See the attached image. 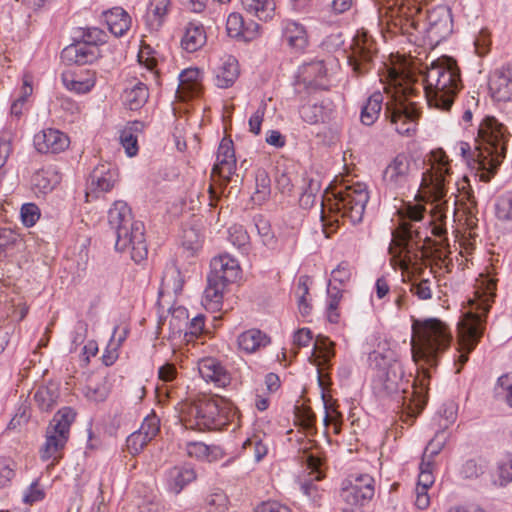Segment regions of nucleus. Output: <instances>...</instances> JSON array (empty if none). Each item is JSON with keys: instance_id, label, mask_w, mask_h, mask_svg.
<instances>
[{"instance_id": "obj_28", "label": "nucleus", "mask_w": 512, "mask_h": 512, "mask_svg": "<svg viewBox=\"0 0 512 512\" xmlns=\"http://www.w3.org/2000/svg\"><path fill=\"white\" fill-rule=\"evenodd\" d=\"M238 347L246 353H253L270 343V338L259 329H249L237 338Z\"/></svg>"}, {"instance_id": "obj_5", "label": "nucleus", "mask_w": 512, "mask_h": 512, "mask_svg": "<svg viewBox=\"0 0 512 512\" xmlns=\"http://www.w3.org/2000/svg\"><path fill=\"white\" fill-rule=\"evenodd\" d=\"M510 137L508 128L495 117L486 116L482 120L478 128L477 158L472 162L480 181L489 182L495 176L506 157Z\"/></svg>"}, {"instance_id": "obj_44", "label": "nucleus", "mask_w": 512, "mask_h": 512, "mask_svg": "<svg viewBox=\"0 0 512 512\" xmlns=\"http://www.w3.org/2000/svg\"><path fill=\"white\" fill-rule=\"evenodd\" d=\"M253 222L262 243L267 247H272L276 243V237L272 231L269 220L263 215H256L253 218Z\"/></svg>"}, {"instance_id": "obj_61", "label": "nucleus", "mask_w": 512, "mask_h": 512, "mask_svg": "<svg viewBox=\"0 0 512 512\" xmlns=\"http://www.w3.org/2000/svg\"><path fill=\"white\" fill-rule=\"evenodd\" d=\"M105 36V33L99 28H88L84 31L80 42L96 45V47H98L99 44H103L105 42Z\"/></svg>"}, {"instance_id": "obj_62", "label": "nucleus", "mask_w": 512, "mask_h": 512, "mask_svg": "<svg viewBox=\"0 0 512 512\" xmlns=\"http://www.w3.org/2000/svg\"><path fill=\"white\" fill-rule=\"evenodd\" d=\"M351 271L349 265L346 262H341L332 272H331V282L339 283L340 285H344L346 282L350 280Z\"/></svg>"}, {"instance_id": "obj_45", "label": "nucleus", "mask_w": 512, "mask_h": 512, "mask_svg": "<svg viewBox=\"0 0 512 512\" xmlns=\"http://www.w3.org/2000/svg\"><path fill=\"white\" fill-rule=\"evenodd\" d=\"M300 116L310 125L324 121V107L318 103H307L300 108Z\"/></svg>"}, {"instance_id": "obj_41", "label": "nucleus", "mask_w": 512, "mask_h": 512, "mask_svg": "<svg viewBox=\"0 0 512 512\" xmlns=\"http://www.w3.org/2000/svg\"><path fill=\"white\" fill-rule=\"evenodd\" d=\"M309 282H310L309 276H307V275L300 276L298 279V283H297V287H296V291H295V295L297 297V302H298V309H299V312L303 316L310 314V312L312 310V306L310 305V303L307 300V296L309 294Z\"/></svg>"}, {"instance_id": "obj_4", "label": "nucleus", "mask_w": 512, "mask_h": 512, "mask_svg": "<svg viewBox=\"0 0 512 512\" xmlns=\"http://www.w3.org/2000/svg\"><path fill=\"white\" fill-rule=\"evenodd\" d=\"M425 208L421 205L408 206L399 227L392 233L393 239L389 247L391 263L403 271L416 268L418 261L425 254L426 244H435L426 230L416 225L424 218Z\"/></svg>"}, {"instance_id": "obj_51", "label": "nucleus", "mask_w": 512, "mask_h": 512, "mask_svg": "<svg viewBox=\"0 0 512 512\" xmlns=\"http://www.w3.org/2000/svg\"><path fill=\"white\" fill-rule=\"evenodd\" d=\"M496 395L512 408V375H502L497 381Z\"/></svg>"}, {"instance_id": "obj_30", "label": "nucleus", "mask_w": 512, "mask_h": 512, "mask_svg": "<svg viewBox=\"0 0 512 512\" xmlns=\"http://www.w3.org/2000/svg\"><path fill=\"white\" fill-rule=\"evenodd\" d=\"M196 479V472L192 467L175 466L168 472V485L171 491L178 494L189 483Z\"/></svg>"}, {"instance_id": "obj_31", "label": "nucleus", "mask_w": 512, "mask_h": 512, "mask_svg": "<svg viewBox=\"0 0 512 512\" xmlns=\"http://www.w3.org/2000/svg\"><path fill=\"white\" fill-rule=\"evenodd\" d=\"M185 451L191 458L206 460L208 462L216 461L222 456V450L215 445H206L199 441H190L185 445Z\"/></svg>"}, {"instance_id": "obj_11", "label": "nucleus", "mask_w": 512, "mask_h": 512, "mask_svg": "<svg viewBox=\"0 0 512 512\" xmlns=\"http://www.w3.org/2000/svg\"><path fill=\"white\" fill-rule=\"evenodd\" d=\"M76 413L70 407L60 409L51 420L47 431L46 441L40 450L43 461L51 460L47 468L53 467L62 458V450L66 445L70 426L75 420Z\"/></svg>"}, {"instance_id": "obj_8", "label": "nucleus", "mask_w": 512, "mask_h": 512, "mask_svg": "<svg viewBox=\"0 0 512 512\" xmlns=\"http://www.w3.org/2000/svg\"><path fill=\"white\" fill-rule=\"evenodd\" d=\"M411 351L414 362L423 361L435 366L440 354L448 349L452 334L439 319L414 320L412 324Z\"/></svg>"}, {"instance_id": "obj_63", "label": "nucleus", "mask_w": 512, "mask_h": 512, "mask_svg": "<svg viewBox=\"0 0 512 512\" xmlns=\"http://www.w3.org/2000/svg\"><path fill=\"white\" fill-rule=\"evenodd\" d=\"M476 52L479 56H484L489 52L491 40L487 31L481 30L474 42Z\"/></svg>"}, {"instance_id": "obj_19", "label": "nucleus", "mask_w": 512, "mask_h": 512, "mask_svg": "<svg viewBox=\"0 0 512 512\" xmlns=\"http://www.w3.org/2000/svg\"><path fill=\"white\" fill-rule=\"evenodd\" d=\"M259 24L254 21L246 22L239 13H231L226 21V31L229 37L248 42L258 36Z\"/></svg>"}, {"instance_id": "obj_52", "label": "nucleus", "mask_w": 512, "mask_h": 512, "mask_svg": "<svg viewBox=\"0 0 512 512\" xmlns=\"http://www.w3.org/2000/svg\"><path fill=\"white\" fill-rule=\"evenodd\" d=\"M445 220L446 214L442 210L441 205H437L430 221V225L433 226L431 232L434 236L442 238L447 233Z\"/></svg>"}, {"instance_id": "obj_14", "label": "nucleus", "mask_w": 512, "mask_h": 512, "mask_svg": "<svg viewBox=\"0 0 512 512\" xmlns=\"http://www.w3.org/2000/svg\"><path fill=\"white\" fill-rule=\"evenodd\" d=\"M375 494V480L368 474L351 475L343 481L340 496L351 507L363 506Z\"/></svg>"}, {"instance_id": "obj_25", "label": "nucleus", "mask_w": 512, "mask_h": 512, "mask_svg": "<svg viewBox=\"0 0 512 512\" xmlns=\"http://www.w3.org/2000/svg\"><path fill=\"white\" fill-rule=\"evenodd\" d=\"M61 181V176L54 166H47L36 171L31 179L33 188L42 194L51 192Z\"/></svg>"}, {"instance_id": "obj_23", "label": "nucleus", "mask_w": 512, "mask_h": 512, "mask_svg": "<svg viewBox=\"0 0 512 512\" xmlns=\"http://www.w3.org/2000/svg\"><path fill=\"white\" fill-rule=\"evenodd\" d=\"M282 37L287 45L295 51H303L309 44L306 28L301 23L293 20L283 22Z\"/></svg>"}, {"instance_id": "obj_15", "label": "nucleus", "mask_w": 512, "mask_h": 512, "mask_svg": "<svg viewBox=\"0 0 512 512\" xmlns=\"http://www.w3.org/2000/svg\"><path fill=\"white\" fill-rule=\"evenodd\" d=\"M412 177V160L405 154H398L385 168L383 181L390 189L406 187Z\"/></svg>"}, {"instance_id": "obj_57", "label": "nucleus", "mask_w": 512, "mask_h": 512, "mask_svg": "<svg viewBox=\"0 0 512 512\" xmlns=\"http://www.w3.org/2000/svg\"><path fill=\"white\" fill-rule=\"evenodd\" d=\"M120 143L129 157H133L138 152L137 135L131 133L129 129H123L120 133Z\"/></svg>"}, {"instance_id": "obj_7", "label": "nucleus", "mask_w": 512, "mask_h": 512, "mask_svg": "<svg viewBox=\"0 0 512 512\" xmlns=\"http://www.w3.org/2000/svg\"><path fill=\"white\" fill-rule=\"evenodd\" d=\"M108 223L116 235L115 248L130 251L131 258L139 263L147 257L144 224L134 219L131 208L124 201H115L108 211Z\"/></svg>"}, {"instance_id": "obj_37", "label": "nucleus", "mask_w": 512, "mask_h": 512, "mask_svg": "<svg viewBox=\"0 0 512 512\" xmlns=\"http://www.w3.org/2000/svg\"><path fill=\"white\" fill-rule=\"evenodd\" d=\"M384 96L381 92H374L361 110L360 120L364 125H372L379 117Z\"/></svg>"}, {"instance_id": "obj_2", "label": "nucleus", "mask_w": 512, "mask_h": 512, "mask_svg": "<svg viewBox=\"0 0 512 512\" xmlns=\"http://www.w3.org/2000/svg\"><path fill=\"white\" fill-rule=\"evenodd\" d=\"M379 14L385 19L387 25L399 28L403 34L414 35L418 33L426 37L430 43L438 44L447 38L453 29L450 9L446 6H437L427 13L415 0H395L379 8Z\"/></svg>"}, {"instance_id": "obj_21", "label": "nucleus", "mask_w": 512, "mask_h": 512, "mask_svg": "<svg viewBox=\"0 0 512 512\" xmlns=\"http://www.w3.org/2000/svg\"><path fill=\"white\" fill-rule=\"evenodd\" d=\"M198 370L203 379L211 381L218 387L230 384L231 376L225 367L215 358H204L198 363Z\"/></svg>"}, {"instance_id": "obj_32", "label": "nucleus", "mask_w": 512, "mask_h": 512, "mask_svg": "<svg viewBox=\"0 0 512 512\" xmlns=\"http://www.w3.org/2000/svg\"><path fill=\"white\" fill-rule=\"evenodd\" d=\"M90 180L91 187H95L100 192H108L116 183L117 174L108 165L102 164L93 170Z\"/></svg>"}, {"instance_id": "obj_53", "label": "nucleus", "mask_w": 512, "mask_h": 512, "mask_svg": "<svg viewBox=\"0 0 512 512\" xmlns=\"http://www.w3.org/2000/svg\"><path fill=\"white\" fill-rule=\"evenodd\" d=\"M227 497L221 492H215L207 496L205 503L208 512H224L227 508Z\"/></svg>"}, {"instance_id": "obj_27", "label": "nucleus", "mask_w": 512, "mask_h": 512, "mask_svg": "<svg viewBox=\"0 0 512 512\" xmlns=\"http://www.w3.org/2000/svg\"><path fill=\"white\" fill-rule=\"evenodd\" d=\"M201 90V72L198 68H188L179 75L177 93L180 97L198 95Z\"/></svg>"}, {"instance_id": "obj_47", "label": "nucleus", "mask_w": 512, "mask_h": 512, "mask_svg": "<svg viewBox=\"0 0 512 512\" xmlns=\"http://www.w3.org/2000/svg\"><path fill=\"white\" fill-rule=\"evenodd\" d=\"M229 241L239 250L246 252L250 247V237L241 225H233L228 230Z\"/></svg>"}, {"instance_id": "obj_59", "label": "nucleus", "mask_w": 512, "mask_h": 512, "mask_svg": "<svg viewBox=\"0 0 512 512\" xmlns=\"http://www.w3.org/2000/svg\"><path fill=\"white\" fill-rule=\"evenodd\" d=\"M40 217V210L34 203H26L21 207V219L25 226H33Z\"/></svg>"}, {"instance_id": "obj_49", "label": "nucleus", "mask_w": 512, "mask_h": 512, "mask_svg": "<svg viewBox=\"0 0 512 512\" xmlns=\"http://www.w3.org/2000/svg\"><path fill=\"white\" fill-rule=\"evenodd\" d=\"M62 82L68 90L79 94L89 92L95 85V81L91 78L78 80L66 73L62 74Z\"/></svg>"}, {"instance_id": "obj_42", "label": "nucleus", "mask_w": 512, "mask_h": 512, "mask_svg": "<svg viewBox=\"0 0 512 512\" xmlns=\"http://www.w3.org/2000/svg\"><path fill=\"white\" fill-rule=\"evenodd\" d=\"M495 216L504 224H512V193L499 196L495 203Z\"/></svg>"}, {"instance_id": "obj_24", "label": "nucleus", "mask_w": 512, "mask_h": 512, "mask_svg": "<svg viewBox=\"0 0 512 512\" xmlns=\"http://www.w3.org/2000/svg\"><path fill=\"white\" fill-rule=\"evenodd\" d=\"M332 357H334V343L328 337L319 335L315 340L313 353L309 359L318 367V382L320 385H322L321 367L328 366Z\"/></svg>"}, {"instance_id": "obj_43", "label": "nucleus", "mask_w": 512, "mask_h": 512, "mask_svg": "<svg viewBox=\"0 0 512 512\" xmlns=\"http://www.w3.org/2000/svg\"><path fill=\"white\" fill-rule=\"evenodd\" d=\"M58 396L56 388L40 387L36 391L34 399L41 410L49 411L56 405Z\"/></svg>"}, {"instance_id": "obj_54", "label": "nucleus", "mask_w": 512, "mask_h": 512, "mask_svg": "<svg viewBox=\"0 0 512 512\" xmlns=\"http://www.w3.org/2000/svg\"><path fill=\"white\" fill-rule=\"evenodd\" d=\"M243 448L245 450L253 451L254 458L257 462L262 460L268 452L266 444H264L263 441L258 436L248 438L243 443Z\"/></svg>"}, {"instance_id": "obj_56", "label": "nucleus", "mask_w": 512, "mask_h": 512, "mask_svg": "<svg viewBox=\"0 0 512 512\" xmlns=\"http://www.w3.org/2000/svg\"><path fill=\"white\" fill-rule=\"evenodd\" d=\"M139 431L151 440L155 438L160 431V420L156 414L153 413L145 417Z\"/></svg>"}, {"instance_id": "obj_58", "label": "nucleus", "mask_w": 512, "mask_h": 512, "mask_svg": "<svg viewBox=\"0 0 512 512\" xmlns=\"http://www.w3.org/2000/svg\"><path fill=\"white\" fill-rule=\"evenodd\" d=\"M151 441L141 431L133 432L127 438V448L131 454H138Z\"/></svg>"}, {"instance_id": "obj_46", "label": "nucleus", "mask_w": 512, "mask_h": 512, "mask_svg": "<svg viewBox=\"0 0 512 512\" xmlns=\"http://www.w3.org/2000/svg\"><path fill=\"white\" fill-rule=\"evenodd\" d=\"M497 478L494 483L499 486H506L512 481V454H505L497 465Z\"/></svg>"}, {"instance_id": "obj_36", "label": "nucleus", "mask_w": 512, "mask_h": 512, "mask_svg": "<svg viewBox=\"0 0 512 512\" xmlns=\"http://www.w3.org/2000/svg\"><path fill=\"white\" fill-rule=\"evenodd\" d=\"M125 105L132 111L140 109L149 97L148 88L144 83L137 82L124 91Z\"/></svg>"}, {"instance_id": "obj_48", "label": "nucleus", "mask_w": 512, "mask_h": 512, "mask_svg": "<svg viewBox=\"0 0 512 512\" xmlns=\"http://www.w3.org/2000/svg\"><path fill=\"white\" fill-rule=\"evenodd\" d=\"M110 393V387L105 379L88 385L86 387L85 396L88 400L93 402H103L107 399Z\"/></svg>"}, {"instance_id": "obj_17", "label": "nucleus", "mask_w": 512, "mask_h": 512, "mask_svg": "<svg viewBox=\"0 0 512 512\" xmlns=\"http://www.w3.org/2000/svg\"><path fill=\"white\" fill-rule=\"evenodd\" d=\"M34 146L40 153L57 154L64 151L69 146V138L63 132L48 128L35 134Z\"/></svg>"}, {"instance_id": "obj_33", "label": "nucleus", "mask_w": 512, "mask_h": 512, "mask_svg": "<svg viewBox=\"0 0 512 512\" xmlns=\"http://www.w3.org/2000/svg\"><path fill=\"white\" fill-rule=\"evenodd\" d=\"M403 282L409 284L411 294L421 301L430 300L433 296L435 282L429 278H421L419 275L413 274L408 277V280L403 279Z\"/></svg>"}, {"instance_id": "obj_22", "label": "nucleus", "mask_w": 512, "mask_h": 512, "mask_svg": "<svg viewBox=\"0 0 512 512\" xmlns=\"http://www.w3.org/2000/svg\"><path fill=\"white\" fill-rule=\"evenodd\" d=\"M489 88L498 101L512 99V70L509 67L497 69L491 76Z\"/></svg>"}, {"instance_id": "obj_55", "label": "nucleus", "mask_w": 512, "mask_h": 512, "mask_svg": "<svg viewBox=\"0 0 512 512\" xmlns=\"http://www.w3.org/2000/svg\"><path fill=\"white\" fill-rule=\"evenodd\" d=\"M332 289L336 291L333 293L331 290H328L330 299L327 308V319L330 323H338L340 317L338 305L341 298V291L336 287H333Z\"/></svg>"}, {"instance_id": "obj_29", "label": "nucleus", "mask_w": 512, "mask_h": 512, "mask_svg": "<svg viewBox=\"0 0 512 512\" xmlns=\"http://www.w3.org/2000/svg\"><path fill=\"white\" fill-rule=\"evenodd\" d=\"M105 21L115 36L124 35L131 26L130 15L121 7H114L104 13Z\"/></svg>"}, {"instance_id": "obj_38", "label": "nucleus", "mask_w": 512, "mask_h": 512, "mask_svg": "<svg viewBox=\"0 0 512 512\" xmlns=\"http://www.w3.org/2000/svg\"><path fill=\"white\" fill-rule=\"evenodd\" d=\"M170 7V0H150L147 10V23L152 29H158Z\"/></svg>"}, {"instance_id": "obj_20", "label": "nucleus", "mask_w": 512, "mask_h": 512, "mask_svg": "<svg viewBox=\"0 0 512 512\" xmlns=\"http://www.w3.org/2000/svg\"><path fill=\"white\" fill-rule=\"evenodd\" d=\"M429 378L427 372L423 369L422 379L419 380L421 389L418 390L414 385L412 392L402 389L400 399L402 400V408L406 411L407 416L415 418L425 407L427 397L423 393L426 386L425 381Z\"/></svg>"}, {"instance_id": "obj_50", "label": "nucleus", "mask_w": 512, "mask_h": 512, "mask_svg": "<svg viewBox=\"0 0 512 512\" xmlns=\"http://www.w3.org/2000/svg\"><path fill=\"white\" fill-rule=\"evenodd\" d=\"M16 474V463L10 458H0V488L10 485Z\"/></svg>"}, {"instance_id": "obj_39", "label": "nucleus", "mask_w": 512, "mask_h": 512, "mask_svg": "<svg viewBox=\"0 0 512 512\" xmlns=\"http://www.w3.org/2000/svg\"><path fill=\"white\" fill-rule=\"evenodd\" d=\"M383 385L388 393H396L403 381V370L401 364L393 360L388 364L386 371L381 375Z\"/></svg>"}, {"instance_id": "obj_40", "label": "nucleus", "mask_w": 512, "mask_h": 512, "mask_svg": "<svg viewBox=\"0 0 512 512\" xmlns=\"http://www.w3.org/2000/svg\"><path fill=\"white\" fill-rule=\"evenodd\" d=\"M271 192V181L265 170H258L255 175V191L252 200L256 204L266 201Z\"/></svg>"}, {"instance_id": "obj_1", "label": "nucleus", "mask_w": 512, "mask_h": 512, "mask_svg": "<svg viewBox=\"0 0 512 512\" xmlns=\"http://www.w3.org/2000/svg\"><path fill=\"white\" fill-rule=\"evenodd\" d=\"M420 88H423L430 107L449 110L462 88L456 61L449 57L433 61L424 74V85L418 87L410 76L395 69L389 72L388 82L383 86L386 94L384 115L400 135L410 136L416 130L420 111L414 98L420 94Z\"/></svg>"}, {"instance_id": "obj_6", "label": "nucleus", "mask_w": 512, "mask_h": 512, "mask_svg": "<svg viewBox=\"0 0 512 512\" xmlns=\"http://www.w3.org/2000/svg\"><path fill=\"white\" fill-rule=\"evenodd\" d=\"M368 200L367 186L360 182L339 189L333 194V199H328L327 206L332 214L329 217L324 213L325 204L321 200V221L325 236L329 238L336 232L339 226V216L342 219H348L352 224L360 223Z\"/></svg>"}, {"instance_id": "obj_13", "label": "nucleus", "mask_w": 512, "mask_h": 512, "mask_svg": "<svg viewBox=\"0 0 512 512\" xmlns=\"http://www.w3.org/2000/svg\"><path fill=\"white\" fill-rule=\"evenodd\" d=\"M378 55V47L371 35L366 31H358L353 38L348 55V63L357 76L370 71L374 59Z\"/></svg>"}, {"instance_id": "obj_34", "label": "nucleus", "mask_w": 512, "mask_h": 512, "mask_svg": "<svg viewBox=\"0 0 512 512\" xmlns=\"http://www.w3.org/2000/svg\"><path fill=\"white\" fill-rule=\"evenodd\" d=\"M243 8L259 20L267 21L275 14L274 0H241Z\"/></svg>"}, {"instance_id": "obj_10", "label": "nucleus", "mask_w": 512, "mask_h": 512, "mask_svg": "<svg viewBox=\"0 0 512 512\" xmlns=\"http://www.w3.org/2000/svg\"><path fill=\"white\" fill-rule=\"evenodd\" d=\"M210 266L202 303L207 310L216 312L221 309L226 286L240 277L241 269L238 261L228 254L214 257Z\"/></svg>"}, {"instance_id": "obj_3", "label": "nucleus", "mask_w": 512, "mask_h": 512, "mask_svg": "<svg viewBox=\"0 0 512 512\" xmlns=\"http://www.w3.org/2000/svg\"><path fill=\"white\" fill-rule=\"evenodd\" d=\"M497 280L481 275L477 280L476 291L473 298L464 307L462 320L458 323V337L461 355L459 357L460 372L462 366L468 361V354L476 347L483 336L486 327L487 314L496 297Z\"/></svg>"}, {"instance_id": "obj_9", "label": "nucleus", "mask_w": 512, "mask_h": 512, "mask_svg": "<svg viewBox=\"0 0 512 512\" xmlns=\"http://www.w3.org/2000/svg\"><path fill=\"white\" fill-rule=\"evenodd\" d=\"M235 412L223 399L205 398L187 404L182 410L181 421L186 429L221 430L226 427Z\"/></svg>"}, {"instance_id": "obj_64", "label": "nucleus", "mask_w": 512, "mask_h": 512, "mask_svg": "<svg viewBox=\"0 0 512 512\" xmlns=\"http://www.w3.org/2000/svg\"><path fill=\"white\" fill-rule=\"evenodd\" d=\"M255 512H291V510L277 501H267L258 505Z\"/></svg>"}, {"instance_id": "obj_18", "label": "nucleus", "mask_w": 512, "mask_h": 512, "mask_svg": "<svg viewBox=\"0 0 512 512\" xmlns=\"http://www.w3.org/2000/svg\"><path fill=\"white\" fill-rule=\"evenodd\" d=\"M100 56L99 47L82 43L80 41L65 47L61 52V59L68 64H91Z\"/></svg>"}, {"instance_id": "obj_26", "label": "nucleus", "mask_w": 512, "mask_h": 512, "mask_svg": "<svg viewBox=\"0 0 512 512\" xmlns=\"http://www.w3.org/2000/svg\"><path fill=\"white\" fill-rule=\"evenodd\" d=\"M207 37L204 27L200 23L190 22L187 24L184 30V34L181 39V47L189 52L193 53L199 50L206 43Z\"/></svg>"}, {"instance_id": "obj_60", "label": "nucleus", "mask_w": 512, "mask_h": 512, "mask_svg": "<svg viewBox=\"0 0 512 512\" xmlns=\"http://www.w3.org/2000/svg\"><path fill=\"white\" fill-rule=\"evenodd\" d=\"M182 245L187 250L196 251L201 246V237L194 228H188L183 231Z\"/></svg>"}, {"instance_id": "obj_12", "label": "nucleus", "mask_w": 512, "mask_h": 512, "mask_svg": "<svg viewBox=\"0 0 512 512\" xmlns=\"http://www.w3.org/2000/svg\"><path fill=\"white\" fill-rule=\"evenodd\" d=\"M430 168L423 173L421 187L440 201L446 194L447 177L451 173L450 161L445 151L441 148L430 153Z\"/></svg>"}, {"instance_id": "obj_35", "label": "nucleus", "mask_w": 512, "mask_h": 512, "mask_svg": "<svg viewBox=\"0 0 512 512\" xmlns=\"http://www.w3.org/2000/svg\"><path fill=\"white\" fill-rule=\"evenodd\" d=\"M239 75L237 60L229 56L216 72V85L220 88L232 86Z\"/></svg>"}, {"instance_id": "obj_16", "label": "nucleus", "mask_w": 512, "mask_h": 512, "mask_svg": "<svg viewBox=\"0 0 512 512\" xmlns=\"http://www.w3.org/2000/svg\"><path fill=\"white\" fill-rule=\"evenodd\" d=\"M235 171L236 158L233 142L230 139L224 138L218 147L217 160L212 169V175H217L226 185Z\"/></svg>"}]
</instances>
